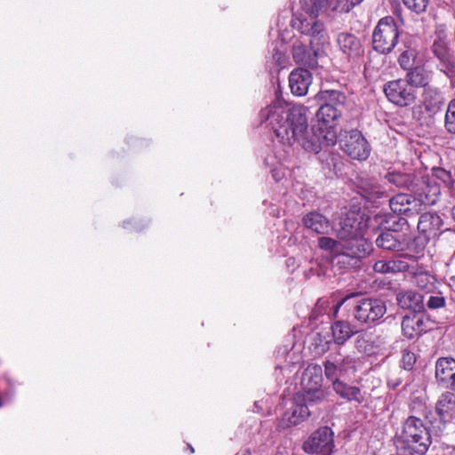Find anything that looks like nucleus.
I'll return each instance as SVG.
<instances>
[{"instance_id": "nucleus-1", "label": "nucleus", "mask_w": 455, "mask_h": 455, "mask_svg": "<svg viewBox=\"0 0 455 455\" xmlns=\"http://www.w3.org/2000/svg\"><path fill=\"white\" fill-rule=\"evenodd\" d=\"M307 108L300 105L275 101L259 113L261 122H268L275 136L284 145L299 143L305 150L317 154L323 147L335 145L331 131L314 133L308 130Z\"/></svg>"}, {"instance_id": "nucleus-2", "label": "nucleus", "mask_w": 455, "mask_h": 455, "mask_svg": "<svg viewBox=\"0 0 455 455\" xmlns=\"http://www.w3.org/2000/svg\"><path fill=\"white\" fill-rule=\"evenodd\" d=\"M413 401L411 410L415 414L409 416L402 424L401 430L396 433L394 443L397 451L424 455L428 451L432 438L428 427L424 424L422 417L416 409Z\"/></svg>"}, {"instance_id": "nucleus-3", "label": "nucleus", "mask_w": 455, "mask_h": 455, "mask_svg": "<svg viewBox=\"0 0 455 455\" xmlns=\"http://www.w3.org/2000/svg\"><path fill=\"white\" fill-rule=\"evenodd\" d=\"M399 37V28L391 16L381 18L372 33V47L381 53L388 54L395 47Z\"/></svg>"}, {"instance_id": "nucleus-4", "label": "nucleus", "mask_w": 455, "mask_h": 455, "mask_svg": "<svg viewBox=\"0 0 455 455\" xmlns=\"http://www.w3.org/2000/svg\"><path fill=\"white\" fill-rule=\"evenodd\" d=\"M455 395L451 392L443 393L435 404L434 413L424 403L416 401L419 406V413L428 421L434 429H436V435H440L445 429L446 424L451 419V405L454 403Z\"/></svg>"}, {"instance_id": "nucleus-5", "label": "nucleus", "mask_w": 455, "mask_h": 455, "mask_svg": "<svg viewBox=\"0 0 455 455\" xmlns=\"http://www.w3.org/2000/svg\"><path fill=\"white\" fill-rule=\"evenodd\" d=\"M386 312L387 307L383 300L362 297L355 300L353 315L357 322L371 325L382 318Z\"/></svg>"}, {"instance_id": "nucleus-6", "label": "nucleus", "mask_w": 455, "mask_h": 455, "mask_svg": "<svg viewBox=\"0 0 455 455\" xmlns=\"http://www.w3.org/2000/svg\"><path fill=\"white\" fill-rule=\"evenodd\" d=\"M293 28H297L303 36H308V44L311 47L323 49L328 43L329 36L323 22L314 19L296 18L292 20Z\"/></svg>"}, {"instance_id": "nucleus-7", "label": "nucleus", "mask_w": 455, "mask_h": 455, "mask_svg": "<svg viewBox=\"0 0 455 455\" xmlns=\"http://www.w3.org/2000/svg\"><path fill=\"white\" fill-rule=\"evenodd\" d=\"M383 91L387 100L399 107H407L414 103L417 92L407 81L395 79L384 84Z\"/></svg>"}, {"instance_id": "nucleus-8", "label": "nucleus", "mask_w": 455, "mask_h": 455, "mask_svg": "<svg viewBox=\"0 0 455 455\" xmlns=\"http://www.w3.org/2000/svg\"><path fill=\"white\" fill-rule=\"evenodd\" d=\"M334 434L329 427H322L314 431L303 443L307 453L331 455L334 448Z\"/></svg>"}, {"instance_id": "nucleus-9", "label": "nucleus", "mask_w": 455, "mask_h": 455, "mask_svg": "<svg viewBox=\"0 0 455 455\" xmlns=\"http://www.w3.org/2000/svg\"><path fill=\"white\" fill-rule=\"evenodd\" d=\"M339 140L342 150L351 158L365 160L370 155L367 140L358 130L345 132Z\"/></svg>"}, {"instance_id": "nucleus-10", "label": "nucleus", "mask_w": 455, "mask_h": 455, "mask_svg": "<svg viewBox=\"0 0 455 455\" xmlns=\"http://www.w3.org/2000/svg\"><path fill=\"white\" fill-rule=\"evenodd\" d=\"M435 323L424 313H409L402 321L403 335L409 339L431 331Z\"/></svg>"}, {"instance_id": "nucleus-11", "label": "nucleus", "mask_w": 455, "mask_h": 455, "mask_svg": "<svg viewBox=\"0 0 455 455\" xmlns=\"http://www.w3.org/2000/svg\"><path fill=\"white\" fill-rule=\"evenodd\" d=\"M412 194L416 195L422 205H434L441 195L440 184L429 176H417Z\"/></svg>"}, {"instance_id": "nucleus-12", "label": "nucleus", "mask_w": 455, "mask_h": 455, "mask_svg": "<svg viewBox=\"0 0 455 455\" xmlns=\"http://www.w3.org/2000/svg\"><path fill=\"white\" fill-rule=\"evenodd\" d=\"M324 54L323 49L311 47L305 43L296 40L292 45V58L297 64L305 68H315L318 66V59Z\"/></svg>"}, {"instance_id": "nucleus-13", "label": "nucleus", "mask_w": 455, "mask_h": 455, "mask_svg": "<svg viewBox=\"0 0 455 455\" xmlns=\"http://www.w3.org/2000/svg\"><path fill=\"white\" fill-rule=\"evenodd\" d=\"M391 210L407 217L416 216L421 212L422 204L414 194L399 193L389 199Z\"/></svg>"}, {"instance_id": "nucleus-14", "label": "nucleus", "mask_w": 455, "mask_h": 455, "mask_svg": "<svg viewBox=\"0 0 455 455\" xmlns=\"http://www.w3.org/2000/svg\"><path fill=\"white\" fill-rule=\"evenodd\" d=\"M342 109L331 107L328 104L319 106L315 114L318 124L312 127L314 133H322L323 131H331L335 135V143L337 142V132L334 128L335 121L340 117Z\"/></svg>"}, {"instance_id": "nucleus-15", "label": "nucleus", "mask_w": 455, "mask_h": 455, "mask_svg": "<svg viewBox=\"0 0 455 455\" xmlns=\"http://www.w3.org/2000/svg\"><path fill=\"white\" fill-rule=\"evenodd\" d=\"M337 44L349 61H357L363 52L361 40L354 34L339 33L337 36Z\"/></svg>"}, {"instance_id": "nucleus-16", "label": "nucleus", "mask_w": 455, "mask_h": 455, "mask_svg": "<svg viewBox=\"0 0 455 455\" xmlns=\"http://www.w3.org/2000/svg\"><path fill=\"white\" fill-rule=\"evenodd\" d=\"M434 55L439 60V68L446 76L452 77L455 75V61L450 53L447 44L442 40H435L432 45Z\"/></svg>"}, {"instance_id": "nucleus-17", "label": "nucleus", "mask_w": 455, "mask_h": 455, "mask_svg": "<svg viewBox=\"0 0 455 455\" xmlns=\"http://www.w3.org/2000/svg\"><path fill=\"white\" fill-rule=\"evenodd\" d=\"M435 378L447 387L455 390V359L452 357L438 358L435 363Z\"/></svg>"}, {"instance_id": "nucleus-18", "label": "nucleus", "mask_w": 455, "mask_h": 455, "mask_svg": "<svg viewBox=\"0 0 455 455\" xmlns=\"http://www.w3.org/2000/svg\"><path fill=\"white\" fill-rule=\"evenodd\" d=\"M312 83V75L307 68H299L291 71L289 76V85L292 94L305 96Z\"/></svg>"}, {"instance_id": "nucleus-19", "label": "nucleus", "mask_w": 455, "mask_h": 455, "mask_svg": "<svg viewBox=\"0 0 455 455\" xmlns=\"http://www.w3.org/2000/svg\"><path fill=\"white\" fill-rule=\"evenodd\" d=\"M402 237V235L395 234L387 228L379 232L375 239V244L379 249L384 251H401L405 248Z\"/></svg>"}, {"instance_id": "nucleus-20", "label": "nucleus", "mask_w": 455, "mask_h": 455, "mask_svg": "<svg viewBox=\"0 0 455 455\" xmlns=\"http://www.w3.org/2000/svg\"><path fill=\"white\" fill-rule=\"evenodd\" d=\"M425 295L413 291L400 292L396 296L397 304L410 313H422L425 310Z\"/></svg>"}, {"instance_id": "nucleus-21", "label": "nucleus", "mask_w": 455, "mask_h": 455, "mask_svg": "<svg viewBox=\"0 0 455 455\" xmlns=\"http://www.w3.org/2000/svg\"><path fill=\"white\" fill-rule=\"evenodd\" d=\"M423 106L427 113L435 115L441 111L445 105V97L443 92L434 86H427L424 89Z\"/></svg>"}, {"instance_id": "nucleus-22", "label": "nucleus", "mask_w": 455, "mask_h": 455, "mask_svg": "<svg viewBox=\"0 0 455 455\" xmlns=\"http://www.w3.org/2000/svg\"><path fill=\"white\" fill-rule=\"evenodd\" d=\"M339 251L353 255L360 260L370 251V243L362 236L356 235L340 241Z\"/></svg>"}, {"instance_id": "nucleus-23", "label": "nucleus", "mask_w": 455, "mask_h": 455, "mask_svg": "<svg viewBox=\"0 0 455 455\" xmlns=\"http://www.w3.org/2000/svg\"><path fill=\"white\" fill-rule=\"evenodd\" d=\"M443 220L435 212L422 213L418 221V229L426 236H435L443 227Z\"/></svg>"}, {"instance_id": "nucleus-24", "label": "nucleus", "mask_w": 455, "mask_h": 455, "mask_svg": "<svg viewBox=\"0 0 455 455\" xmlns=\"http://www.w3.org/2000/svg\"><path fill=\"white\" fill-rule=\"evenodd\" d=\"M323 369L318 364L308 365L301 378L303 391L322 388Z\"/></svg>"}, {"instance_id": "nucleus-25", "label": "nucleus", "mask_w": 455, "mask_h": 455, "mask_svg": "<svg viewBox=\"0 0 455 455\" xmlns=\"http://www.w3.org/2000/svg\"><path fill=\"white\" fill-rule=\"evenodd\" d=\"M360 222L355 217V213L347 214L342 218L336 229L337 236L341 241L358 235Z\"/></svg>"}, {"instance_id": "nucleus-26", "label": "nucleus", "mask_w": 455, "mask_h": 455, "mask_svg": "<svg viewBox=\"0 0 455 455\" xmlns=\"http://www.w3.org/2000/svg\"><path fill=\"white\" fill-rule=\"evenodd\" d=\"M315 99L321 105L328 104L339 109L344 108L347 100V97L344 92L333 89L321 90L316 94Z\"/></svg>"}, {"instance_id": "nucleus-27", "label": "nucleus", "mask_w": 455, "mask_h": 455, "mask_svg": "<svg viewBox=\"0 0 455 455\" xmlns=\"http://www.w3.org/2000/svg\"><path fill=\"white\" fill-rule=\"evenodd\" d=\"M302 221L307 228L317 234H325L330 228L328 219L317 212H308L303 217Z\"/></svg>"}, {"instance_id": "nucleus-28", "label": "nucleus", "mask_w": 455, "mask_h": 455, "mask_svg": "<svg viewBox=\"0 0 455 455\" xmlns=\"http://www.w3.org/2000/svg\"><path fill=\"white\" fill-rule=\"evenodd\" d=\"M356 331L347 321L338 320L331 324L332 338L337 345H343Z\"/></svg>"}, {"instance_id": "nucleus-29", "label": "nucleus", "mask_w": 455, "mask_h": 455, "mask_svg": "<svg viewBox=\"0 0 455 455\" xmlns=\"http://www.w3.org/2000/svg\"><path fill=\"white\" fill-rule=\"evenodd\" d=\"M387 181L399 189H406L412 193L417 176L400 172H387L385 175Z\"/></svg>"}, {"instance_id": "nucleus-30", "label": "nucleus", "mask_w": 455, "mask_h": 455, "mask_svg": "<svg viewBox=\"0 0 455 455\" xmlns=\"http://www.w3.org/2000/svg\"><path fill=\"white\" fill-rule=\"evenodd\" d=\"M406 71L403 80L407 81L414 90L419 87H424V89L427 87L429 77L424 66L418 64Z\"/></svg>"}, {"instance_id": "nucleus-31", "label": "nucleus", "mask_w": 455, "mask_h": 455, "mask_svg": "<svg viewBox=\"0 0 455 455\" xmlns=\"http://www.w3.org/2000/svg\"><path fill=\"white\" fill-rule=\"evenodd\" d=\"M332 387L337 395L347 401H355L362 403L364 400L360 388L357 387L349 386L341 380H336Z\"/></svg>"}, {"instance_id": "nucleus-32", "label": "nucleus", "mask_w": 455, "mask_h": 455, "mask_svg": "<svg viewBox=\"0 0 455 455\" xmlns=\"http://www.w3.org/2000/svg\"><path fill=\"white\" fill-rule=\"evenodd\" d=\"M311 413L312 411L307 408V405L296 403L290 411L284 413L283 419L286 420L289 425L296 426L307 419Z\"/></svg>"}, {"instance_id": "nucleus-33", "label": "nucleus", "mask_w": 455, "mask_h": 455, "mask_svg": "<svg viewBox=\"0 0 455 455\" xmlns=\"http://www.w3.org/2000/svg\"><path fill=\"white\" fill-rule=\"evenodd\" d=\"M300 4L302 10L314 19L330 8V0H301Z\"/></svg>"}, {"instance_id": "nucleus-34", "label": "nucleus", "mask_w": 455, "mask_h": 455, "mask_svg": "<svg viewBox=\"0 0 455 455\" xmlns=\"http://www.w3.org/2000/svg\"><path fill=\"white\" fill-rule=\"evenodd\" d=\"M418 52L414 47L404 44V49L398 57V64L403 70L411 69L417 64Z\"/></svg>"}, {"instance_id": "nucleus-35", "label": "nucleus", "mask_w": 455, "mask_h": 455, "mask_svg": "<svg viewBox=\"0 0 455 455\" xmlns=\"http://www.w3.org/2000/svg\"><path fill=\"white\" fill-rule=\"evenodd\" d=\"M328 357L332 361V363L337 366L338 370L344 374L349 369L354 368L355 360L348 355H344L339 349L336 352H331L328 355Z\"/></svg>"}, {"instance_id": "nucleus-36", "label": "nucleus", "mask_w": 455, "mask_h": 455, "mask_svg": "<svg viewBox=\"0 0 455 455\" xmlns=\"http://www.w3.org/2000/svg\"><path fill=\"white\" fill-rule=\"evenodd\" d=\"M331 262L333 266H337L340 269H346L356 267L360 260L344 251H337L332 255Z\"/></svg>"}, {"instance_id": "nucleus-37", "label": "nucleus", "mask_w": 455, "mask_h": 455, "mask_svg": "<svg viewBox=\"0 0 455 455\" xmlns=\"http://www.w3.org/2000/svg\"><path fill=\"white\" fill-rule=\"evenodd\" d=\"M326 392L323 388L303 391V405L307 408L314 407L323 403L326 400Z\"/></svg>"}, {"instance_id": "nucleus-38", "label": "nucleus", "mask_w": 455, "mask_h": 455, "mask_svg": "<svg viewBox=\"0 0 455 455\" xmlns=\"http://www.w3.org/2000/svg\"><path fill=\"white\" fill-rule=\"evenodd\" d=\"M435 278L426 272L417 273L414 275V283L421 291L428 294L435 288Z\"/></svg>"}, {"instance_id": "nucleus-39", "label": "nucleus", "mask_w": 455, "mask_h": 455, "mask_svg": "<svg viewBox=\"0 0 455 455\" xmlns=\"http://www.w3.org/2000/svg\"><path fill=\"white\" fill-rule=\"evenodd\" d=\"M444 129L450 134H455V99L449 101L444 116Z\"/></svg>"}, {"instance_id": "nucleus-40", "label": "nucleus", "mask_w": 455, "mask_h": 455, "mask_svg": "<svg viewBox=\"0 0 455 455\" xmlns=\"http://www.w3.org/2000/svg\"><path fill=\"white\" fill-rule=\"evenodd\" d=\"M404 6L416 14L427 12L429 0H402Z\"/></svg>"}, {"instance_id": "nucleus-41", "label": "nucleus", "mask_w": 455, "mask_h": 455, "mask_svg": "<svg viewBox=\"0 0 455 455\" xmlns=\"http://www.w3.org/2000/svg\"><path fill=\"white\" fill-rule=\"evenodd\" d=\"M323 366L324 375L326 379L332 382V384L334 383V381L339 380V377L343 375L328 356L325 362L323 363Z\"/></svg>"}, {"instance_id": "nucleus-42", "label": "nucleus", "mask_w": 455, "mask_h": 455, "mask_svg": "<svg viewBox=\"0 0 455 455\" xmlns=\"http://www.w3.org/2000/svg\"><path fill=\"white\" fill-rule=\"evenodd\" d=\"M430 178L435 179L436 181L440 180L448 188H451L454 184V180L451 172L443 168L435 169L433 176Z\"/></svg>"}, {"instance_id": "nucleus-43", "label": "nucleus", "mask_w": 455, "mask_h": 455, "mask_svg": "<svg viewBox=\"0 0 455 455\" xmlns=\"http://www.w3.org/2000/svg\"><path fill=\"white\" fill-rule=\"evenodd\" d=\"M319 247L325 251H330L334 255L337 251H339L340 240L336 241L331 237L322 236L318 239Z\"/></svg>"}, {"instance_id": "nucleus-44", "label": "nucleus", "mask_w": 455, "mask_h": 455, "mask_svg": "<svg viewBox=\"0 0 455 455\" xmlns=\"http://www.w3.org/2000/svg\"><path fill=\"white\" fill-rule=\"evenodd\" d=\"M425 305L429 309H438L443 307L445 306V298L440 293L429 295L425 301Z\"/></svg>"}, {"instance_id": "nucleus-45", "label": "nucleus", "mask_w": 455, "mask_h": 455, "mask_svg": "<svg viewBox=\"0 0 455 455\" xmlns=\"http://www.w3.org/2000/svg\"><path fill=\"white\" fill-rule=\"evenodd\" d=\"M355 5L349 0H330V9L339 12H348Z\"/></svg>"}, {"instance_id": "nucleus-46", "label": "nucleus", "mask_w": 455, "mask_h": 455, "mask_svg": "<svg viewBox=\"0 0 455 455\" xmlns=\"http://www.w3.org/2000/svg\"><path fill=\"white\" fill-rule=\"evenodd\" d=\"M408 227L409 224L406 219L403 217H396L387 229L395 234H398L400 231L407 229Z\"/></svg>"}, {"instance_id": "nucleus-47", "label": "nucleus", "mask_w": 455, "mask_h": 455, "mask_svg": "<svg viewBox=\"0 0 455 455\" xmlns=\"http://www.w3.org/2000/svg\"><path fill=\"white\" fill-rule=\"evenodd\" d=\"M390 273L405 272L409 269L408 263L401 258L389 260Z\"/></svg>"}, {"instance_id": "nucleus-48", "label": "nucleus", "mask_w": 455, "mask_h": 455, "mask_svg": "<svg viewBox=\"0 0 455 455\" xmlns=\"http://www.w3.org/2000/svg\"><path fill=\"white\" fill-rule=\"evenodd\" d=\"M416 362V355L411 351L404 350L402 357V365L404 370L410 371L412 369Z\"/></svg>"}, {"instance_id": "nucleus-49", "label": "nucleus", "mask_w": 455, "mask_h": 455, "mask_svg": "<svg viewBox=\"0 0 455 455\" xmlns=\"http://www.w3.org/2000/svg\"><path fill=\"white\" fill-rule=\"evenodd\" d=\"M426 243H427L426 237L417 236L412 240V242L409 245V248H410V250H411L417 253H419L424 250Z\"/></svg>"}, {"instance_id": "nucleus-50", "label": "nucleus", "mask_w": 455, "mask_h": 455, "mask_svg": "<svg viewBox=\"0 0 455 455\" xmlns=\"http://www.w3.org/2000/svg\"><path fill=\"white\" fill-rule=\"evenodd\" d=\"M373 270L378 273L387 274L390 273V262L385 260H378L373 265Z\"/></svg>"}, {"instance_id": "nucleus-51", "label": "nucleus", "mask_w": 455, "mask_h": 455, "mask_svg": "<svg viewBox=\"0 0 455 455\" xmlns=\"http://www.w3.org/2000/svg\"><path fill=\"white\" fill-rule=\"evenodd\" d=\"M355 296H356V294L352 293V294L347 295V297H345V298H344V299H343L339 303H338V305L336 306V312L338 311V309L342 306V304H343L346 300H347V299H351V298H354V297H355Z\"/></svg>"}, {"instance_id": "nucleus-52", "label": "nucleus", "mask_w": 455, "mask_h": 455, "mask_svg": "<svg viewBox=\"0 0 455 455\" xmlns=\"http://www.w3.org/2000/svg\"><path fill=\"white\" fill-rule=\"evenodd\" d=\"M376 194L378 198H381L384 196V193L379 190L376 191Z\"/></svg>"}, {"instance_id": "nucleus-53", "label": "nucleus", "mask_w": 455, "mask_h": 455, "mask_svg": "<svg viewBox=\"0 0 455 455\" xmlns=\"http://www.w3.org/2000/svg\"><path fill=\"white\" fill-rule=\"evenodd\" d=\"M451 217H452L453 220L455 221V205L451 209Z\"/></svg>"}, {"instance_id": "nucleus-54", "label": "nucleus", "mask_w": 455, "mask_h": 455, "mask_svg": "<svg viewBox=\"0 0 455 455\" xmlns=\"http://www.w3.org/2000/svg\"><path fill=\"white\" fill-rule=\"evenodd\" d=\"M188 448L191 451V452H194V448L191 445H188Z\"/></svg>"}]
</instances>
